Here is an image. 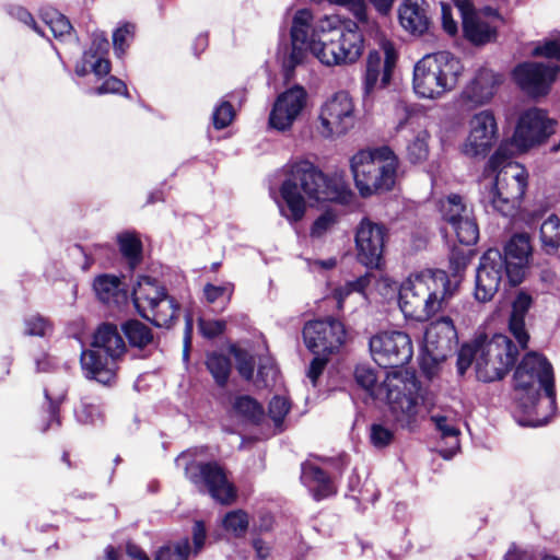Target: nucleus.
I'll use <instances>...</instances> for the list:
<instances>
[{
	"instance_id": "obj_1",
	"label": "nucleus",
	"mask_w": 560,
	"mask_h": 560,
	"mask_svg": "<svg viewBox=\"0 0 560 560\" xmlns=\"http://www.w3.org/2000/svg\"><path fill=\"white\" fill-rule=\"evenodd\" d=\"M363 35L355 22L325 16L313 25L312 12L299 10L291 26L292 48L282 60L284 77L291 80L295 67L305 60L308 52L326 66L355 62L363 52Z\"/></svg>"
},
{
	"instance_id": "obj_2",
	"label": "nucleus",
	"mask_w": 560,
	"mask_h": 560,
	"mask_svg": "<svg viewBox=\"0 0 560 560\" xmlns=\"http://www.w3.org/2000/svg\"><path fill=\"white\" fill-rule=\"evenodd\" d=\"M284 179L280 187L283 203L279 210L290 223L303 219L306 212L305 198L315 201L347 200V191L331 182L318 167L307 160L291 161L282 168Z\"/></svg>"
},
{
	"instance_id": "obj_3",
	"label": "nucleus",
	"mask_w": 560,
	"mask_h": 560,
	"mask_svg": "<svg viewBox=\"0 0 560 560\" xmlns=\"http://www.w3.org/2000/svg\"><path fill=\"white\" fill-rule=\"evenodd\" d=\"M513 156L509 144L501 143L485 167L480 202L488 213L511 215L525 195L528 174Z\"/></svg>"
},
{
	"instance_id": "obj_4",
	"label": "nucleus",
	"mask_w": 560,
	"mask_h": 560,
	"mask_svg": "<svg viewBox=\"0 0 560 560\" xmlns=\"http://www.w3.org/2000/svg\"><path fill=\"white\" fill-rule=\"evenodd\" d=\"M459 280L443 270L411 275L399 290V307L408 318L424 322L448 305Z\"/></svg>"
},
{
	"instance_id": "obj_5",
	"label": "nucleus",
	"mask_w": 560,
	"mask_h": 560,
	"mask_svg": "<svg viewBox=\"0 0 560 560\" xmlns=\"http://www.w3.org/2000/svg\"><path fill=\"white\" fill-rule=\"evenodd\" d=\"M516 398L523 412L533 417L528 424L540 427L548 422V417H539L537 406L540 390L544 389L551 409L556 408V388L553 369L544 355L537 352L527 353L514 373Z\"/></svg>"
},
{
	"instance_id": "obj_6",
	"label": "nucleus",
	"mask_w": 560,
	"mask_h": 560,
	"mask_svg": "<svg viewBox=\"0 0 560 560\" xmlns=\"http://www.w3.org/2000/svg\"><path fill=\"white\" fill-rule=\"evenodd\" d=\"M398 167V156L387 145L360 150L350 160L354 184L362 197L392 190Z\"/></svg>"
},
{
	"instance_id": "obj_7",
	"label": "nucleus",
	"mask_w": 560,
	"mask_h": 560,
	"mask_svg": "<svg viewBox=\"0 0 560 560\" xmlns=\"http://www.w3.org/2000/svg\"><path fill=\"white\" fill-rule=\"evenodd\" d=\"M126 343L114 324L101 325L93 336L92 349L81 353V366L90 380L109 385L115 381L117 361L126 352Z\"/></svg>"
},
{
	"instance_id": "obj_8",
	"label": "nucleus",
	"mask_w": 560,
	"mask_h": 560,
	"mask_svg": "<svg viewBox=\"0 0 560 560\" xmlns=\"http://www.w3.org/2000/svg\"><path fill=\"white\" fill-rule=\"evenodd\" d=\"M463 70L459 59L451 52L428 54L413 67L415 93L422 98H440L455 89Z\"/></svg>"
},
{
	"instance_id": "obj_9",
	"label": "nucleus",
	"mask_w": 560,
	"mask_h": 560,
	"mask_svg": "<svg viewBox=\"0 0 560 560\" xmlns=\"http://www.w3.org/2000/svg\"><path fill=\"white\" fill-rule=\"evenodd\" d=\"M132 302L137 312L156 327L170 328L178 317L179 304L148 276L138 278L132 288Z\"/></svg>"
},
{
	"instance_id": "obj_10",
	"label": "nucleus",
	"mask_w": 560,
	"mask_h": 560,
	"mask_svg": "<svg viewBox=\"0 0 560 560\" xmlns=\"http://www.w3.org/2000/svg\"><path fill=\"white\" fill-rule=\"evenodd\" d=\"M475 342L478 380L482 382L501 380L516 360L517 350L512 340L505 335L497 334L491 339L479 337Z\"/></svg>"
},
{
	"instance_id": "obj_11",
	"label": "nucleus",
	"mask_w": 560,
	"mask_h": 560,
	"mask_svg": "<svg viewBox=\"0 0 560 560\" xmlns=\"http://www.w3.org/2000/svg\"><path fill=\"white\" fill-rule=\"evenodd\" d=\"M188 453H183L176 458V464L185 462V475L200 492L209 493L212 499L231 504L236 499V489L229 480L225 469L217 462H187Z\"/></svg>"
},
{
	"instance_id": "obj_12",
	"label": "nucleus",
	"mask_w": 560,
	"mask_h": 560,
	"mask_svg": "<svg viewBox=\"0 0 560 560\" xmlns=\"http://www.w3.org/2000/svg\"><path fill=\"white\" fill-rule=\"evenodd\" d=\"M387 402L397 423L411 427L417 421L419 382L408 371L395 372L385 381Z\"/></svg>"
},
{
	"instance_id": "obj_13",
	"label": "nucleus",
	"mask_w": 560,
	"mask_h": 560,
	"mask_svg": "<svg viewBox=\"0 0 560 560\" xmlns=\"http://www.w3.org/2000/svg\"><path fill=\"white\" fill-rule=\"evenodd\" d=\"M556 121L539 108H530L521 115L511 141H506L509 150L524 152L544 142L555 132Z\"/></svg>"
},
{
	"instance_id": "obj_14",
	"label": "nucleus",
	"mask_w": 560,
	"mask_h": 560,
	"mask_svg": "<svg viewBox=\"0 0 560 560\" xmlns=\"http://www.w3.org/2000/svg\"><path fill=\"white\" fill-rule=\"evenodd\" d=\"M369 345L374 361L384 369L402 366L413 354L411 339L404 331H382Z\"/></svg>"
},
{
	"instance_id": "obj_15",
	"label": "nucleus",
	"mask_w": 560,
	"mask_h": 560,
	"mask_svg": "<svg viewBox=\"0 0 560 560\" xmlns=\"http://www.w3.org/2000/svg\"><path fill=\"white\" fill-rule=\"evenodd\" d=\"M457 332L453 320L447 317L431 323L425 329L421 352V365L427 370L430 365L443 362L456 342Z\"/></svg>"
},
{
	"instance_id": "obj_16",
	"label": "nucleus",
	"mask_w": 560,
	"mask_h": 560,
	"mask_svg": "<svg viewBox=\"0 0 560 560\" xmlns=\"http://www.w3.org/2000/svg\"><path fill=\"white\" fill-rule=\"evenodd\" d=\"M319 132L326 137L345 135L354 125V104L350 95L340 91L327 100L319 113Z\"/></svg>"
},
{
	"instance_id": "obj_17",
	"label": "nucleus",
	"mask_w": 560,
	"mask_h": 560,
	"mask_svg": "<svg viewBox=\"0 0 560 560\" xmlns=\"http://www.w3.org/2000/svg\"><path fill=\"white\" fill-rule=\"evenodd\" d=\"M440 211L443 220L452 226L459 243L474 245L477 242L479 229L472 208L465 202L462 196L448 195L440 201Z\"/></svg>"
},
{
	"instance_id": "obj_18",
	"label": "nucleus",
	"mask_w": 560,
	"mask_h": 560,
	"mask_svg": "<svg viewBox=\"0 0 560 560\" xmlns=\"http://www.w3.org/2000/svg\"><path fill=\"white\" fill-rule=\"evenodd\" d=\"M303 338L307 349L314 354H331L339 350L346 339L341 322L327 317L305 324Z\"/></svg>"
},
{
	"instance_id": "obj_19",
	"label": "nucleus",
	"mask_w": 560,
	"mask_h": 560,
	"mask_svg": "<svg viewBox=\"0 0 560 560\" xmlns=\"http://www.w3.org/2000/svg\"><path fill=\"white\" fill-rule=\"evenodd\" d=\"M509 267L499 249H488L481 256L476 271V300L482 303L492 300L500 288L503 276L508 277Z\"/></svg>"
},
{
	"instance_id": "obj_20",
	"label": "nucleus",
	"mask_w": 560,
	"mask_h": 560,
	"mask_svg": "<svg viewBox=\"0 0 560 560\" xmlns=\"http://www.w3.org/2000/svg\"><path fill=\"white\" fill-rule=\"evenodd\" d=\"M397 59V50L389 40L382 42L381 50L369 52L363 77L365 95H370L376 89L385 88L389 83Z\"/></svg>"
},
{
	"instance_id": "obj_21",
	"label": "nucleus",
	"mask_w": 560,
	"mask_h": 560,
	"mask_svg": "<svg viewBox=\"0 0 560 560\" xmlns=\"http://www.w3.org/2000/svg\"><path fill=\"white\" fill-rule=\"evenodd\" d=\"M498 137L499 128L493 112L480 110L469 120V133L463 152L469 156L485 155L495 144Z\"/></svg>"
},
{
	"instance_id": "obj_22",
	"label": "nucleus",
	"mask_w": 560,
	"mask_h": 560,
	"mask_svg": "<svg viewBox=\"0 0 560 560\" xmlns=\"http://www.w3.org/2000/svg\"><path fill=\"white\" fill-rule=\"evenodd\" d=\"M456 7L463 20L465 37L475 45L490 43L497 37V25L491 24L486 18L499 19V13L492 8H486L482 12H475L470 0H457Z\"/></svg>"
},
{
	"instance_id": "obj_23",
	"label": "nucleus",
	"mask_w": 560,
	"mask_h": 560,
	"mask_svg": "<svg viewBox=\"0 0 560 560\" xmlns=\"http://www.w3.org/2000/svg\"><path fill=\"white\" fill-rule=\"evenodd\" d=\"M560 68L550 62H523L513 71L517 85L533 97L546 95L555 82Z\"/></svg>"
},
{
	"instance_id": "obj_24",
	"label": "nucleus",
	"mask_w": 560,
	"mask_h": 560,
	"mask_svg": "<svg viewBox=\"0 0 560 560\" xmlns=\"http://www.w3.org/2000/svg\"><path fill=\"white\" fill-rule=\"evenodd\" d=\"M386 229L370 219H363L355 233L358 260L369 267L378 268L383 258Z\"/></svg>"
},
{
	"instance_id": "obj_25",
	"label": "nucleus",
	"mask_w": 560,
	"mask_h": 560,
	"mask_svg": "<svg viewBox=\"0 0 560 560\" xmlns=\"http://www.w3.org/2000/svg\"><path fill=\"white\" fill-rule=\"evenodd\" d=\"M307 93L301 85H294L278 95L269 124L272 128L284 131L291 128L306 105Z\"/></svg>"
},
{
	"instance_id": "obj_26",
	"label": "nucleus",
	"mask_w": 560,
	"mask_h": 560,
	"mask_svg": "<svg viewBox=\"0 0 560 560\" xmlns=\"http://www.w3.org/2000/svg\"><path fill=\"white\" fill-rule=\"evenodd\" d=\"M503 80L504 75L502 73L487 67H481L464 89L462 93L463 100L475 106L489 104L503 83Z\"/></svg>"
},
{
	"instance_id": "obj_27",
	"label": "nucleus",
	"mask_w": 560,
	"mask_h": 560,
	"mask_svg": "<svg viewBox=\"0 0 560 560\" xmlns=\"http://www.w3.org/2000/svg\"><path fill=\"white\" fill-rule=\"evenodd\" d=\"M430 420L440 440L445 443V446H440V454L446 459L452 458L459 450L460 430L456 411L451 408L433 410Z\"/></svg>"
},
{
	"instance_id": "obj_28",
	"label": "nucleus",
	"mask_w": 560,
	"mask_h": 560,
	"mask_svg": "<svg viewBox=\"0 0 560 560\" xmlns=\"http://www.w3.org/2000/svg\"><path fill=\"white\" fill-rule=\"evenodd\" d=\"M505 261L510 266L508 269L509 281L516 285L522 281L524 267L532 253L530 238L526 233L514 234L504 247Z\"/></svg>"
},
{
	"instance_id": "obj_29",
	"label": "nucleus",
	"mask_w": 560,
	"mask_h": 560,
	"mask_svg": "<svg viewBox=\"0 0 560 560\" xmlns=\"http://www.w3.org/2000/svg\"><path fill=\"white\" fill-rule=\"evenodd\" d=\"M428 8L425 0H404L398 8L401 27L415 36L427 33L431 25Z\"/></svg>"
},
{
	"instance_id": "obj_30",
	"label": "nucleus",
	"mask_w": 560,
	"mask_h": 560,
	"mask_svg": "<svg viewBox=\"0 0 560 560\" xmlns=\"http://www.w3.org/2000/svg\"><path fill=\"white\" fill-rule=\"evenodd\" d=\"M301 480L317 501L326 499L337 491L334 481L327 474L311 463L302 465Z\"/></svg>"
},
{
	"instance_id": "obj_31",
	"label": "nucleus",
	"mask_w": 560,
	"mask_h": 560,
	"mask_svg": "<svg viewBox=\"0 0 560 560\" xmlns=\"http://www.w3.org/2000/svg\"><path fill=\"white\" fill-rule=\"evenodd\" d=\"M532 303V296L525 291H520L512 304L509 328L522 348L527 347L529 339L525 329V316L530 308Z\"/></svg>"
},
{
	"instance_id": "obj_32",
	"label": "nucleus",
	"mask_w": 560,
	"mask_h": 560,
	"mask_svg": "<svg viewBox=\"0 0 560 560\" xmlns=\"http://www.w3.org/2000/svg\"><path fill=\"white\" fill-rule=\"evenodd\" d=\"M404 125L415 126L417 125L418 129H412L413 133L407 143V158L408 160L416 164L421 163L427 160L429 155V144L428 141L430 139V135L425 128H421L419 124L416 122V117L409 116L406 122H400L398 128H402Z\"/></svg>"
},
{
	"instance_id": "obj_33",
	"label": "nucleus",
	"mask_w": 560,
	"mask_h": 560,
	"mask_svg": "<svg viewBox=\"0 0 560 560\" xmlns=\"http://www.w3.org/2000/svg\"><path fill=\"white\" fill-rule=\"evenodd\" d=\"M93 288L96 296L103 303L118 304L126 300V294L120 289V281L115 276L102 275L95 278Z\"/></svg>"
},
{
	"instance_id": "obj_34",
	"label": "nucleus",
	"mask_w": 560,
	"mask_h": 560,
	"mask_svg": "<svg viewBox=\"0 0 560 560\" xmlns=\"http://www.w3.org/2000/svg\"><path fill=\"white\" fill-rule=\"evenodd\" d=\"M541 248L547 254H555L560 248V218L550 214L539 228Z\"/></svg>"
},
{
	"instance_id": "obj_35",
	"label": "nucleus",
	"mask_w": 560,
	"mask_h": 560,
	"mask_svg": "<svg viewBox=\"0 0 560 560\" xmlns=\"http://www.w3.org/2000/svg\"><path fill=\"white\" fill-rule=\"evenodd\" d=\"M121 329L131 347L142 349L153 342L151 328L138 319L127 320Z\"/></svg>"
},
{
	"instance_id": "obj_36",
	"label": "nucleus",
	"mask_w": 560,
	"mask_h": 560,
	"mask_svg": "<svg viewBox=\"0 0 560 560\" xmlns=\"http://www.w3.org/2000/svg\"><path fill=\"white\" fill-rule=\"evenodd\" d=\"M110 71V62L104 57H96L92 48L83 54L82 61L75 66V73L79 77H84L93 72L96 77L101 78L107 75Z\"/></svg>"
},
{
	"instance_id": "obj_37",
	"label": "nucleus",
	"mask_w": 560,
	"mask_h": 560,
	"mask_svg": "<svg viewBox=\"0 0 560 560\" xmlns=\"http://www.w3.org/2000/svg\"><path fill=\"white\" fill-rule=\"evenodd\" d=\"M206 365L215 383L221 387L225 386L231 373L230 359L224 354L212 352L208 354Z\"/></svg>"
},
{
	"instance_id": "obj_38",
	"label": "nucleus",
	"mask_w": 560,
	"mask_h": 560,
	"mask_svg": "<svg viewBox=\"0 0 560 560\" xmlns=\"http://www.w3.org/2000/svg\"><path fill=\"white\" fill-rule=\"evenodd\" d=\"M121 254L128 259L133 269L141 260L142 244L135 233L125 232L118 235Z\"/></svg>"
},
{
	"instance_id": "obj_39",
	"label": "nucleus",
	"mask_w": 560,
	"mask_h": 560,
	"mask_svg": "<svg viewBox=\"0 0 560 560\" xmlns=\"http://www.w3.org/2000/svg\"><path fill=\"white\" fill-rule=\"evenodd\" d=\"M233 409L238 416L255 423H258L264 417L262 407L256 399L247 395L236 397Z\"/></svg>"
},
{
	"instance_id": "obj_40",
	"label": "nucleus",
	"mask_w": 560,
	"mask_h": 560,
	"mask_svg": "<svg viewBox=\"0 0 560 560\" xmlns=\"http://www.w3.org/2000/svg\"><path fill=\"white\" fill-rule=\"evenodd\" d=\"M42 20L56 38H62L69 35L72 30L69 20L56 10L44 11L42 13Z\"/></svg>"
},
{
	"instance_id": "obj_41",
	"label": "nucleus",
	"mask_w": 560,
	"mask_h": 560,
	"mask_svg": "<svg viewBox=\"0 0 560 560\" xmlns=\"http://www.w3.org/2000/svg\"><path fill=\"white\" fill-rule=\"evenodd\" d=\"M249 525L248 514L243 510H234L222 518L223 528L235 537H242L246 534Z\"/></svg>"
},
{
	"instance_id": "obj_42",
	"label": "nucleus",
	"mask_w": 560,
	"mask_h": 560,
	"mask_svg": "<svg viewBox=\"0 0 560 560\" xmlns=\"http://www.w3.org/2000/svg\"><path fill=\"white\" fill-rule=\"evenodd\" d=\"M135 35V25L125 23L113 33V45L117 57H122Z\"/></svg>"
},
{
	"instance_id": "obj_43",
	"label": "nucleus",
	"mask_w": 560,
	"mask_h": 560,
	"mask_svg": "<svg viewBox=\"0 0 560 560\" xmlns=\"http://www.w3.org/2000/svg\"><path fill=\"white\" fill-rule=\"evenodd\" d=\"M190 556V544L188 539L178 542L175 548H161L155 560H188ZM141 560H150L145 555L139 557Z\"/></svg>"
},
{
	"instance_id": "obj_44",
	"label": "nucleus",
	"mask_w": 560,
	"mask_h": 560,
	"mask_svg": "<svg viewBox=\"0 0 560 560\" xmlns=\"http://www.w3.org/2000/svg\"><path fill=\"white\" fill-rule=\"evenodd\" d=\"M24 324V334L27 336L46 337L52 331V325L40 315H31L26 317Z\"/></svg>"
},
{
	"instance_id": "obj_45",
	"label": "nucleus",
	"mask_w": 560,
	"mask_h": 560,
	"mask_svg": "<svg viewBox=\"0 0 560 560\" xmlns=\"http://www.w3.org/2000/svg\"><path fill=\"white\" fill-rule=\"evenodd\" d=\"M232 353L234 354L240 375L247 381L252 380L255 371L254 357L247 351L237 348H233Z\"/></svg>"
},
{
	"instance_id": "obj_46",
	"label": "nucleus",
	"mask_w": 560,
	"mask_h": 560,
	"mask_svg": "<svg viewBox=\"0 0 560 560\" xmlns=\"http://www.w3.org/2000/svg\"><path fill=\"white\" fill-rule=\"evenodd\" d=\"M394 432L380 423H373L370 428V441L377 448L386 447L392 443Z\"/></svg>"
},
{
	"instance_id": "obj_47",
	"label": "nucleus",
	"mask_w": 560,
	"mask_h": 560,
	"mask_svg": "<svg viewBox=\"0 0 560 560\" xmlns=\"http://www.w3.org/2000/svg\"><path fill=\"white\" fill-rule=\"evenodd\" d=\"M290 402L283 396H275L269 402V416L276 427H280L290 410Z\"/></svg>"
},
{
	"instance_id": "obj_48",
	"label": "nucleus",
	"mask_w": 560,
	"mask_h": 560,
	"mask_svg": "<svg viewBox=\"0 0 560 560\" xmlns=\"http://www.w3.org/2000/svg\"><path fill=\"white\" fill-rule=\"evenodd\" d=\"M336 224V215L331 212H325L319 215L311 228V236L313 238L324 237Z\"/></svg>"
},
{
	"instance_id": "obj_49",
	"label": "nucleus",
	"mask_w": 560,
	"mask_h": 560,
	"mask_svg": "<svg viewBox=\"0 0 560 560\" xmlns=\"http://www.w3.org/2000/svg\"><path fill=\"white\" fill-rule=\"evenodd\" d=\"M476 357H477V349H476V342L472 345H464L458 351L457 354V371L459 375H464V373L467 371V369L472 364V362L476 363Z\"/></svg>"
},
{
	"instance_id": "obj_50",
	"label": "nucleus",
	"mask_w": 560,
	"mask_h": 560,
	"mask_svg": "<svg viewBox=\"0 0 560 560\" xmlns=\"http://www.w3.org/2000/svg\"><path fill=\"white\" fill-rule=\"evenodd\" d=\"M234 118L233 106L229 102H222L213 112L212 119L217 129L228 127Z\"/></svg>"
},
{
	"instance_id": "obj_51",
	"label": "nucleus",
	"mask_w": 560,
	"mask_h": 560,
	"mask_svg": "<svg viewBox=\"0 0 560 560\" xmlns=\"http://www.w3.org/2000/svg\"><path fill=\"white\" fill-rule=\"evenodd\" d=\"M534 56L555 58L560 61V34L553 38L537 45L533 50Z\"/></svg>"
},
{
	"instance_id": "obj_52",
	"label": "nucleus",
	"mask_w": 560,
	"mask_h": 560,
	"mask_svg": "<svg viewBox=\"0 0 560 560\" xmlns=\"http://www.w3.org/2000/svg\"><path fill=\"white\" fill-rule=\"evenodd\" d=\"M354 378L358 385L365 390H372L377 382L375 371L366 365H359L355 368Z\"/></svg>"
},
{
	"instance_id": "obj_53",
	"label": "nucleus",
	"mask_w": 560,
	"mask_h": 560,
	"mask_svg": "<svg viewBox=\"0 0 560 560\" xmlns=\"http://www.w3.org/2000/svg\"><path fill=\"white\" fill-rule=\"evenodd\" d=\"M205 296L209 303H214L215 301L223 299L225 302L230 301L233 287L231 284L226 285H213L207 284L203 289Z\"/></svg>"
},
{
	"instance_id": "obj_54",
	"label": "nucleus",
	"mask_w": 560,
	"mask_h": 560,
	"mask_svg": "<svg viewBox=\"0 0 560 560\" xmlns=\"http://www.w3.org/2000/svg\"><path fill=\"white\" fill-rule=\"evenodd\" d=\"M94 93L97 95H103V94H107V93H113V94L121 93V94L128 96L127 86H126L125 82L116 77H113V75L109 77L108 79H106L102 85L96 88L94 90Z\"/></svg>"
},
{
	"instance_id": "obj_55",
	"label": "nucleus",
	"mask_w": 560,
	"mask_h": 560,
	"mask_svg": "<svg viewBox=\"0 0 560 560\" xmlns=\"http://www.w3.org/2000/svg\"><path fill=\"white\" fill-rule=\"evenodd\" d=\"M79 421L83 423H95L102 419V412L98 406L93 404H82L75 411Z\"/></svg>"
},
{
	"instance_id": "obj_56",
	"label": "nucleus",
	"mask_w": 560,
	"mask_h": 560,
	"mask_svg": "<svg viewBox=\"0 0 560 560\" xmlns=\"http://www.w3.org/2000/svg\"><path fill=\"white\" fill-rule=\"evenodd\" d=\"M207 538L206 526L202 521H196L192 526V548L190 555H198L205 547Z\"/></svg>"
},
{
	"instance_id": "obj_57",
	"label": "nucleus",
	"mask_w": 560,
	"mask_h": 560,
	"mask_svg": "<svg viewBox=\"0 0 560 560\" xmlns=\"http://www.w3.org/2000/svg\"><path fill=\"white\" fill-rule=\"evenodd\" d=\"M329 354H315L307 369L306 375L312 382L313 386L316 385L318 377L322 375Z\"/></svg>"
},
{
	"instance_id": "obj_58",
	"label": "nucleus",
	"mask_w": 560,
	"mask_h": 560,
	"mask_svg": "<svg viewBox=\"0 0 560 560\" xmlns=\"http://www.w3.org/2000/svg\"><path fill=\"white\" fill-rule=\"evenodd\" d=\"M9 13L16 20L23 22L26 25L32 26V28L35 32H37L39 35L46 36L45 31L35 23L32 14L23 7H19V5L11 7L9 10Z\"/></svg>"
},
{
	"instance_id": "obj_59",
	"label": "nucleus",
	"mask_w": 560,
	"mask_h": 560,
	"mask_svg": "<svg viewBox=\"0 0 560 560\" xmlns=\"http://www.w3.org/2000/svg\"><path fill=\"white\" fill-rule=\"evenodd\" d=\"M199 328L201 334L207 338H214L221 335L225 329L224 320H199Z\"/></svg>"
},
{
	"instance_id": "obj_60",
	"label": "nucleus",
	"mask_w": 560,
	"mask_h": 560,
	"mask_svg": "<svg viewBox=\"0 0 560 560\" xmlns=\"http://www.w3.org/2000/svg\"><path fill=\"white\" fill-rule=\"evenodd\" d=\"M330 3L348 7L357 16L358 20L364 21L366 19L364 0H327Z\"/></svg>"
},
{
	"instance_id": "obj_61",
	"label": "nucleus",
	"mask_w": 560,
	"mask_h": 560,
	"mask_svg": "<svg viewBox=\"0 0 560 560\" xmlns=\"http://www.w3.org/2000/svg\"><path fill=\"white\" fill-rule=\"evenodd\" d=\"M441 14L444 31L450 35H455L457 33L458 27L457 23L454 21L452 16L451 7L445 3H442Z\"/></svg>"
},
{
	"instance_id": "obj_62",
	"label": "nucleus",
	"mask_w": 560,
	"mask_h": 560,
	"mask_svg": "<svg viewBox=\"0 0 560 560\" xmlns=\"http://www.w3.org/2000/svg\"><path fill=\"white\" fill-rule=\"evenodd\" d=\"M45 396H46L47 400H49L50 423L48 425H46L43 429V431L48 430V428L51 425L52 422H56L57 425L60 424L58 412H59V404L61 402V400L63 398V394H60L56 398H51L48 389H45Z\"/></svg>"
},
{
	"instance_id": "obj_63",
	"label": "nucleus",
	"mask_w": 560,
	"mask_h": 560,
	"mask_svg": "<svg viewBox=\"0 0 560 560\" xmlns=\"http://www.w3.org/2000/svg\"><path fill=\"white\" fill-rule=\"evenodd\" d=\"M108 40L103 33L94 35L91 48L93 50V54L96 55V57H104V54L108 50Z\"/></svg>"
},
{
	"instance_id": "obj_64",
	"label": "nucleus",
	"mask_w": 560,
	"mask_h": 560,
	"mask_svg": "<svg viewBox=\"0 0 560 560\" xmlns=\"http://www.w3.org/2000/svg\"><path fill=\"white\" fill-rule=\"evenodd\" d=\"M276 375V369L272 363H260L258 368V377L261 378L264 384L267 386L269 378H273Z\"/></svg>"
}]
</instances>
